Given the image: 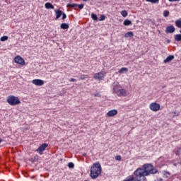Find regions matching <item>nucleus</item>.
<instances>
[{"label":"nucleus","instance_id":"nucleus-27","mask_svg":"<svg viewBox=\"0 0 181 181\" xmlns=\"http://www.w3.org/2000/svg\"><path fill=\"white\" fill-rule=\"evenodd\" d=\"M175 154L177 155L178 156H180L181 155V147L177 148L175 151Z\"/></svg>","mask_w":181,"mask_h":181},{"label":"nucleus","instance_id":"nucleus-40","mask_svg":"<svg viewBox=\"0 0 181 181\" xmlns=\"http://www.w3.org/2000/svg\"><path fill=\"white\" fill-rule=\"evenodd\" d=\"M169 2H176V1H179L180 0H168Z\"/></svg>","mask_w":181,"mask_h":181},{"label":"nucleus","instance_id":"nucleus-37","mask_svg":"<svg viewBox=\"0 0 181 181\" xmlns=\"http://www.w3.org/2000/svg\"><path fill=\"white\" fill-rule=\"evenodd\" d=\"M115 159H116V160H121V159H122L121 156H115Z\"/></svg>","mask_w":181,"mask_h":181},{"label":"nucleus","instance_id":"nucleus-36","mask_svg":"<svg viewBox=\"0 0 181 181\" xmlns=\"http://www.w3.org/2000/svg\"><path fill=\"white\" fill-rule=\"evenodd\" d=\"M66 18H67V16L66 15V13H62V19H63V21H64V19H66Z\"/></svg>","mask_w":181,"mask_h":181},{"label":"nucleus","instance_id":"nucleus-14","mask_svg":"<svg viewBox=\"0 0 181 181\" xmlns=\"http://www.w3.org/2000/svg\"><path fill=\"white\" fill-rule=\"evenodd\" d=\"M163 177L164 179H166V180H168V179H169V177H170V173H169L168 171H164L163 173Z\"/></svg>","mask_w":181,"mask_h":181},{"label":"nucleus","instance_id":"nucleus-20","mask_svg":"<svg viewBox=\"0 0 181 181\" xmlns=\"http://www.w3.org/2000/svg\"><path fill=\"white\" fill-rule=\"evenodd\" d=\"M69 24H67V23H62V24H61V29H64V30H65V29H69Z\"/></svg>","mask_w":181,"mask_h":181},{"label":"nucleus","instance_id":"nucleus-1","mask_svg":"<svg viewBox=\"0 0 181 181\" xmlns=\"http://www.w3.org/2000/svg\"><path fill=\"white\" fill-rule=\"evenodd\" d=\"M102 171L101 164H100V163H95L90 168V177L91 179H97V177L101 175Z\"/></svg>","mask_w":181,"mask_h":181},{"label":"nucleus","instance_id":"nucleus-35","mask_svg":"<svg viewBox=\"0 0 181 181\" xmlns=\"http://www.w3.org/2000/svg\"><path fill=\"white\" fill-rule=\"evenodd\" d=\"M100 21H105V16L101 15V16H100Z\"/></svg>","mask_w":181,"mask_h":181},{"label":"nucleus","instance_id":"nucleus-44","mask_svg":"<svg viewBox=\"0 0 181 181\" xmlns=\"http://www.w3.org/2000/svg\"><path fill=\"white\" fill-rule=\"evenodd\" d=\"M45 1H47V0H45Z\"/></svg>","mask_w":181,"mask_h":181},{"label":"nucleus","instance_id":"nucleus-18","mask_svg":"<svg viewBox=\"0 0 181 181\" xmlns=\"http://www.w3.org/2000/svg\"><path fill=\"white\" fill-rule=\"evenodd\" d=\"M123 25H124V26H129V25H132V21L129 20H124Z\"/></svg>","mask_w":181,"mask_h":181},{"label":"nucleus","instance_id":"nucleus-4","mask_svg":"<svg viewBox=\"0 0 181 181\" xmlns=\"http://www.w3.org/2000/svg\"><path fill=\"white\" fill-rule=\"evenodd\" d=\"M118 82L113 83V93L117 94L118 97H127L128 96V92L126 89H118Z\"/></svg>","mask_w":181,"mask_h":181},{"label":"nucleus","instance_id":"nucleus-3","mask_svg":"<svg viewBox=\"0 0 181 181\" xmlns=\"http://www.w3.org/2000/svg\"><path fill=\"white\" fill-rule=\"evenodd\" d=\"M141 168L147 176H149V175H155L156 173H158V170L155 169L152 164L146 163L142 165Z\"/></svg>","mask_w":181,"mask_h":181},{"label":"nucleus","instance_id":"nucleus-29","mask_svg":"<svg viewBox=\"0 0 181 181\" xmlns=\"http://www.w3.org/2000/svg\"><path fill=\"white\" fill-rule=\"evenodd\" d=\"M146 2H151V4H158L159 2V0H146Z\"/></svg>","mask_w":181,"mask_h":181},{"label":"nucleus","instance_id":"nucleus-34","mask_svg":"<svg viewBox=\"0 0 181 181\" xmlns=\"http://www.w3.org/2000/svg\"><path fill=\"white\" fill-rule=\"evenodd\" d=\"M77 6L79 9H83L84 8V4H78Z\"/></svg>","mask_w":181,"mask_h":181},{"label":"nucleus","instance_id":"nucleus-30","mask_svg":"<svg viewBox=\"0 0 181 181\" xmlns=\"http://www.w3.org/2000/svg\"><path fill=\"white\" fill-rule=\"evenodd\" d=\"M163 16H165V18H168V16H169V11H165L163 13Z\"/></svg>","mask_w":181,"mask_h":181},{"label":"nucleus","instance_id":"nucleus-9","mask_svg":"<svg viewBox=\"0 0 181 181\" xmlns=\"http://www.w3.org/2000/svg\"><path fill=\"white\" fill-rule=\"evenodd\" d=\"M47 146H49V145L47 144H42L37 149V152H38V153H40V155H43V151L46 150V148H47Z\"/></svg>","mask_w":181,"mask_h":181},{"label":"nucleus","instance_id":"nucleus-16","mask_svg":"<svg viewBox=\"0 0 181 181\" xmlns=\"http://www.w3.org/2000/svg\"><path fill=\"white\" fill-rule=\"evenodd\" d=\"M45 6L46 8V9H54V6H53V4H52V3H46L45 4Z\"/></svg>","mask_w":181,"mask_h":181},{"label":"nucleus","instance_id":"nucleus-23","mask_svg":"<svg viewBox=\"0 0 181 181\" xmlns=\"http://www.w3.org/2000/svg\"><path fill=\"white\" fill-rule=\"evenodd\" d=\"M134 36V33L128 32L124 35V37H132Z\"/></svg>","mask_w":181,"mask_h":181},{"label":"nucleus","instance_id":"nucleus-6","mask_svg":"<svg viewBox=\"0 0 181 181\" xmlns=\"http://www.w3.org/2000/svg\"><path fill=\"white\" fill-rule=\"evenodd\" d=\"M149 108L151 111L156 112V111H159L160 110V105H159V103H152L150 105Z\"/></svg>","mask_w":181,"mask_h":181},{"label":"nucleus","instance_id":"nucleus-5","mask_svg":"<svg viewBox=\"0 0 181 181\" xmlns=\"http://www.w3.org/2000/svg\"><path fill=\"white\" fill-rule=\"evenodd\" d=\"M6 101L9 105H19L21 104V100H19V98L13 95H9Z\"/></svg>","mask_w":181,"mask_h":181},{"label":"nucleus","instance_id":"nucleus-33","mask_svg":"<svg viewBox=\"0 0 181 181\" xmlns=\"http://www.w3.org/2000/svg\"><path fill=\"white\" fill-rule=\"evenodd\" d=\"M86 78H87V75H81L80 76L81 80H86Z\"/></svg>","mask_w":181,"mask_h":181},{"label":"nucleus","instance_id":"nucleus-2","mask_svg":"<svg viewBox=\"0 0 181 181\" xmlns=\"http://www.w3.org/2000/svg\"><path fill=\"white\" fill-rule=\"evenodd\" d=\"M134 177L136 181H146V174L142 168H137L134 172Z\"/></svg>","mask_w":181,"mask_h":181},{"label":"nucleus","instance_id":"nucleus-26","mask_svg":"<svg viewBox=\"0 0 181 181\" xmlns=\"http://www.w3.org/2000/svg\"><path fill=\"white\" fill-rule=\"evenodd\" d=\"M8 36L5 35L0 38L1 42H6L8 40Z\"/></svg>","mask_w":181,"mask_h":181},{"label":"nucleus","instance_id":"nucleus-8","mask_svg":"<svg viewBox=\"0 0 181 181\" xmlns=\"http://www.w3.org/2000/svg\"><path fill=\"white\" fill-rule=\"evenodd\" d=\"M15 63L17 64H21V66H25V59L22 58L21 56H17L14 59Z\"/></svg>","mask_w":181,"mask_h":181},{"label":"nucleus","instance_id":"nucleus-38","mask_svg":"<svg viewBox=\"0 0 181 181\" xmlns=\"http://www.w3.org/2000/svg\"><path fill=\"white\" fill-rule=\"evenodd\" d=\"M95 97H101V95L98 93H94Z\"/></svg>","mask_w":181,"mask_h":181},{"label":"nucleus","instance_id":"nucleus-42","mask_svg":"<svg viewBox=\"0 0 181 181\" xmlns=\"http://www.w3.org/2000/svg\"><path fill=\"white\" fill-rule=\"evenodd\" d=\"M83 2H86V1H87V0H83Z\"/></svg>","mask_w":181,"mask_h":181},{"label":"nucleus","instance_id":"nucleus-25","mask_svg":"<svg viewBox=\"0 0 181 181\" xmlns=\"http://www.w3.org/2000/svg\"><path fill=\"white\" fill-rule=\"evenodd\" d=\"M175 25L177 28H181V18L175 21Z\"/></svg>","mask_w":181,"mask_h":181},{"label":"nucleus","instance_id":"nucleus-32","mask_svg":"<svg viewBox=\"0 0 181 181\" xmlns=\"http://www.w3.org/2000/svg\"><path fill=\"white\" fill-rule=\"evenodd\" d=\"M154 181H169V180H163L162 177H157Z\"/></svg>","mask_w":181,"mask_h":181},{"label":"nucleus","instance_id":"nucleus-43","mask_svg":"<svg viewBox=\"0 0 181 181\" xmlns=\"http://www.w3.org/2000/svg\"><path fill=\"white\" fill-rule=\"evenodd\" d=\"M180 32L181 33V30H180Z\"/></svg>","mask_w":181,"mask_h":181},{"label":"nucleus","instance_id":"nucleus-28","mask_svg":"<svg viewBox=\"0 0 181 181\" xmlns=\"http://www.w3.org/2000/svg\"><path fill=\"white\" fill-rule=\"evenodd\" d=\"M91 17L93 21H98V17L96 14L92 13Z\"/></svg>","mask_w":181,"mask_h":181},{"label":"nucleus","instance_id":"nucleus-39","mask_svg":"<svg viewBox=\"0 0 181 181\" xmlns=\"http://www.w3.org/2000/svg\"><path fill=\"white\" fill-rule=\"evenodd\" d=\"M69 81H71V83H74V81H76V78H71L69 79Z\"/></svg>","mask_w":181,"mask_h":181},{"label":"nucleus","instance_id":"nucleus-11","mask_svg":"<svg viewBox=\"0 0 181 181\" xmlns=\"http://www.w3.org/2000/svg\"><path fill=\"white\" fill-rule=\"evenodd\" d=\"M117 114H118V110H110L107 113V117H115V115H117Z\"/></svg>","mask_w":181,"mask_h":181},{"label":"nucleus","instance_id":"nucleus-12","mask_svg":"<svg viewBox=\"0 0 181 181\" xmlns=\"http://www.w3.org/2000/svg\"><path fill=\"white\" fill-rule=\"evenodd\" d=\"M175 32V27L173 25L168 26L165 30L167 33H173Z\"/></svg>","mask_w":181,"mask_h":181},{"label":"nucleus","instance_id":"nucleus-15","mask_svg":"<svg viewBox=\"0 0 181 181\" xmlns=\"http://www.w3.org/2000/svg\"><path fill=\"white\" fill-rule=\"evenodd\" d=\"M173 59H175V56L170 55L164 60V63H169L170 62H172Z\"/></svg>","mask_w":181,"mask_h":181},{"label":"nucleus","instance_id":"nucleus-19","mask_svg":"<svg viewBox=\"0 0 181 181\" xmlns=\"http://www.w3.org/2000/svg\"><path fill=\"white\" fill-rule=\"evenodd\" d=\"M127 71H128V68L123 67V68L119 69V73L120 74H124L125 72L127 73Z\"/></svg>","mask_w":181,"mask_h":181},{"label":"nucleus","instance_id":"nucleus-24","mask_svg":"<svg viewBox=\"0 0 181 181\" xmlns=\"http://www.w3.org/2000/svg\"><path fill=\"white\" fill-rule=\"evenodd\" d=\"M121 15L122 16H123L124 18H127V16H128V12L125 10L122 11H121Z\"/></svg>","mask_w":181,"mask_h":181},{"label":"nucleus","instance_id":"nucleus-22","mask_svg":"<svg viewBox=\"0 0 181 181\" xmlns=\"http://www.w3.org/2000/svg\"><path fill=\"white\" fill-rule=\"evenodd\" d=\"M78 6V4H67V8H77Z\"/></svg>","mask_w":181,"mask_h":181},{"label":"nucleus","instance_id":"nucleus-7","mask_svg":"<svg viewBox=\"0 0 181 181\" xmlns=\"http://www.w3.org/2000/svg\"><path fill=\"white\" fill-rule=\"evenodd\" d=\"M94 79L95 80H99V81H101L104 77H105V72H98L94 74Z\"/></svg>","mask_w":181,"mask_h":181},{"label":"nucleus","instance_id":"nucleus-13","mask_svg":"<svg viewBox=\"0 0 181 181\" xmlns=\"http://www.w3.org/2000/svg\"><path fill=\"white\" fill-rule=\"evenodd\" d=\"M55 13H56V18L55 19L57 20L62 15H63V12H62V10H55Z\"/></svg>","mask_w":181,"mask_h":181},{"label":"nucleus","instance_id":"nucleus-17","mask_svg":"<svg viewBox=\"0 0 181 181\" xmlns=\"http://www.w3.org/2000/svg\"><path fill=\"white\" fill-rule=\"evenodd\" d=\"M123 181H135V177L134 175H129Z\"/></svg>","mask_w":181,"mask_h":181},{"label":"nucleus","instance_id":"nucleus-21","mask_svg":"<svg viewBox=\"0 0 181 181\" xmlns=\"http://www.w3.org/2000/svg\"><path fill=\"white\" fill-rule=\"evenodd\" d=\"M175 40H176V42H180L181 40V34H177L175 35Z\"/></svg>","mask_w":181,"mask_h":181},{"label":"nucleus","instance_id":"nucleus-31","mask_svg":"<svg viewBox=\"0 0 181 181\" xmlns=\"http://www.w3.org/2000/svg\"><path fill=\"white\" fill-rule=\"evenodd\" d=\"M68 167L69 168V169H73V168H74V163H68Z\"/></svg>","mask_w":181,"mask_h":181},{"label":"nucleus","instance_id":"nucleus-10","mask_svg":"<svg viewBox=\"0 0 181 181\" xmlns=\"http://www.w3.org/2000/svg\"><path fill=\"white\" fill-rule=\"evenodd\" d=\"M33 84H35V86H43L45 81L42 79H34L33 80Z\"/></svg>","mask_w":181,"mask_h":181},{"label":"nucleus","instance_id":"nucleus-41","mask_svg":"<svg viewBox=\"0 0 181 181\" xmlns=\"http://www.w3.org/2000/svg\"><path fill=\"white\" fill-rule=\"evenodd\" d=\"M1 142H2V139H0V144H1Z\"/></svg>","mask_w":181,"mask_h":181}]
</instances>
